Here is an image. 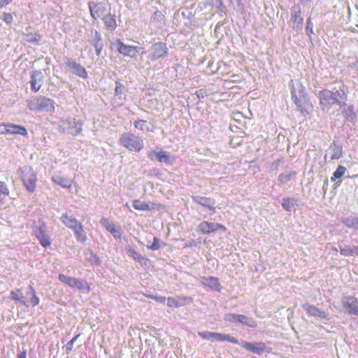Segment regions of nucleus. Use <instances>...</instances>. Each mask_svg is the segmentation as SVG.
Instances as JSON below:
<instances>
[{"label":"nucleus","mask_w":358,"mask_h":358,"mask_svg":"<svg viewBox=\"0 0 358 358\" xmlns=\"http://www.w3.org/2000/svg\"><path fill=\"white\" fill-rule=\"evenodd\" d=\"M345 171L346 168L342 165H339L333 173V176L331 177V180L334 182L336 179L341 178L345 174Z\"/></svg>","instance_id":"obj_37"},{"label":"nucleus","mask_w":358,"mask_h":358,"mask_svg":"<svg viewBox=\"0 0 358 358\" xmlns=\"http://www.w3.org/2000/svg\"><path fill=\"white\" fill-rule=\"evenodd\" d=\"M192 199L196 203H198L202 206L206 207L211 210H213V211L215 210V207L213 206L209 205L207 202L208 200H210L209 198H207L205 196H193Z\"/></svg>","instance_id":"obj_31"},{"label":"nucleus","mask_w":358,"mask_h":358,"mask_svg":"<svg viewBox=\"0 0 358 358\" xmlns=\"http://www.w3.org/2000/svg\"><path fill=\"white\" fill-rule=\"evenodd\" d=\"M80 334H77L76 336H74L71 341H69L67 344L66 345V351L67 352H70L73 350V345L75 342L77 341V339L79 338Z\"/></svg>","instance_id":"obj_43"},{"label":"nucleus","mask_w":358,"mask_h":358,"mask_svg":"<svg viewBox=\"0 0 358 358\" xmlns=\"http://www.w3.org/2000/svg\"><path fill=\"white\" fill-rule=\"evenodd\" d=\"M59 280L71 288H76L79 290H85L87 292L91 291V286L85 281L76 278H72L62 273L58 275Z\"/></svg>","instance_id":"obj_6"},{"label":"nucleus","mask_w":358,"mask_h":358,"mask_svg":"<svg viewBox=\"0 0 358 358\" xmlns=\"http://www.w3.org/2000/svg\"><path fill=\"white\" fill-rule=\"evenodd\" d=\"M132 205L136 210H150L154 209H159L162 207V206L159 203L152 202H142L138 199L134 200Z\"/></svg>","instance_id":"obj_18"},{"label":"nucleus","mask_w":358,"mask_h":358,"mask_svg":"<svg viewBox=\"0 0 358 358\" xmlns=\"http://www.w3.org/2000/svg\"><path fill=\"white\" fill-rule=\"evenodd\" d=\"M144 296L148 298V299H153L155 301L156 299V297L157 296H155V295H152V294H144Z\"/></svg>","instance_id":"obj_52"},{"label":"nucleus","mask_w":358,"mask_h":358,"mask_svg":"<svg viewBox=\"0 0 358 358\" xmlns=\"http://www.w3.org/2000/svg\"><path fill=\"white\" fill-rule=\"evenodd\" d=\"M87 4L90 15L94 20L100 18L107 10V3L105 2L89 1Z\"/></svg>","instance_id":"obj_11"},{"label":"nucleus","mask_w":358,"mask_h":358,"mask_svg":"<svg viewBox=\"0 0 358 358\" xmlns=\"http://www.w3.org/2000/svg\"><path fill=\"white\" fill-rule=\"evenodd\" d=\"M115 93L116 95H121L124 90V86L120 83V81L115 82Z\"/></svg>","instance_id":"obj_45"},{"label":"nucleus","mask_w":358,"mask_h":358,"mask_svg":"<svg viewBox=\"0 0 358 358\" xmlns=\"http://www.w3.org/2000/svg\"><path fill=\"white\" fill-rule=\"evenodd\" d=\"M292 100L297 110L302 114H308L312 110L313 105L310 101L306 87L301 82L293 83L291 89Z\"/></svg>","instance_id":"obj_2"},{"label":"nucleus","mask_w":358,"mask_h":358,"mask_svg":"<svg viewBox=\"0 0 358 358\" xmlns=\"http://www.w3.org/2000/svg\"><path fill=\"white\" fill-rule=\"evenodd\" d=\"M196 94L198 98H203L206 95V92L204 90H199L196 92Z\"/></svg>","instance_id":"obj_49"},{"label":"nucleus","mask_w":358,"mask_h":358,"mask_svg":"<svg viewBox=\"0 0 358 358\" xmlns=\"http://www.w3.org/2000/svg\"><path fill=\"white\" fill-rule=\"evenodd\" d=\"M119 144L130 152H139L144 147L143 139L131 132H124L119 138Z\"/></svg>","instance_id":"obj_3"},{"label":"nucleus","mask_w":358,"mask_h":358,"mask_svg":"<svg viewBox=\"0 0 358 358\" xmlns=\"http://www.w3.org/2000/svg\"><path fill=\"white\" fill-rule=\"evenodd\" d=\"M160 248L159 240L157 237H154L153 243L150 246V248L152 250H158Z\"/></svg>","instance_id":"obj_47"},{"label":"nucleus","mask_w":358,"mask_h":358,"mask_svg":"<svg viewBox=\"0 0 358 358\" xmlns=\"http://www.w3.org/2000/svg\"><path fill=\"white\" fill-rule=\"evenodd\" d=\"M68 66L73 70V73L79 77L86 78L87 77V73L85 69L80 64H77L74 61H69Z\"/></svg>","instance_id":"obj_23"},{"label":"nucleus","mask_w":358,"mask_h":358,"mask_svg":"<svg viewBox=\"0 0 358 358\" xmlns=\"http://www.w3.org/2000/svg\"><path fill=\"white\" fill-rule=\"evenodd\" d=\"M106 28L110 31H114L117 27L116 15L115 14H108L102 17Z\"/></svg>","instance_id":"obj_22"},{"label":"nucleus","mask_w":358,"mask_h":358,"mask_svg":"<svg viewBox=\"0 0 358 358\" xmlns=\"http://www.w3.org/2000/svg\"><path fill=\"white\" fill-rule=\"evenodd\" d=\"M64 123L66 124L69 127H78L75 133L73 134V136H77L81 134L83 130V123L80 121L77 120L76 118H73L66 120L65 122H64Z\"/></svg>","instance_id":"obj_28"},{"label":"nucleus","mask_w":358,"mask_h":358,"mask_svg":"<svg viewBox=\"0 0 358 358\" xmlns=\"http://www.w3.org/2000/svg\"><path fill=\"white\" fill-rule=\"evenodd\" d=\"M134 127L141 131H152L151 129H150L148 127V122L145 120H141V119H139V120H135L134 122Z\"/></svg>","instance_id":"obj_34"},{"label":"nucleus","mask_w":358,"mask_h":358,"mask_svg":"<svg viewBox=\"0 0 358 358\" xmlns=\"http://www.w3.org/2000/svg\"><path fill=\"white\" fill-rule=\"evenodd\" d=\"M193 299L190 296H176L167 298V306L169 308H180L191 303Z\"/></svg>","instance_id":"obj_14"},{"label":"nucleus","mask_w":358,"mask_h":358,"mask_svg":"<svg viewBox=\"0 0 358 358\" xmlns=\"http://www.w3.org/2000/svg\"><path fill=\"white\" fill-rule=\"evenodd\" d=\"M2 20L5 22L6 24H10L13 21V15L10 13H2Z\"/></svg>","instance_id":"obj_44"},{"label":"nucleus","mask_w":358,"mask_h":358,"mask_svg":"<svg viewBox=\"0 0 358 358\" xmlns=\"http://www.w3.org/2000/svg\"><path fill=\"white\" fill-rule=\"evenodd\" d=\"M101 224L109 232L113 234V236H116V233H118L117 230V227L115 224L111 222L108 218L102 217L101 219Z\"/></svg>","instance_id":"obj_26"},{"label":"nucleus","mask_w":358,"mask_h":358,"mask_svg":"<svg viewBox=\"0 0 358 358\" xmlns=\"http://www.w3.org/2000/svg\"><path fill=\"white\" fill-rule=\"evenodd\" d=\"M96 41L94 44V46L96 48H99V47H103V44L101 43V35L100 34H99L98 32H96Z\"/></svg>","instance_id":"obj_46"},{"label":"nucleus","mask_w":358,"mask_h":358,"mask_svg":"<svg viewBox=\"0 0 358 358\" xmlns=\"http://www.w3.org/2000/svg\"><path fill=\"white\" fill-rule=\"evenodd\" d=\"M343 224L348 228L358 231V217H348L342 220Z\"/></svg>","instance_id":"obj_30"},{"label":"nucleus","mask_w":358,"mask_h":358,"mask_svg":"<svg viewBox=\"0 0 358 358\" xmlns=\"http://www.w3.org/2000/svg\"><path fill=\"white\" fill-rule=\"evenodd\" d=\"M225 320L231 322H240L250 327H256L257 325L255 320L243 315L227 314L225 315Z\"/></svg>","instance_id":"obj_12"},{"label":"nucleus","mask_w":358,"mask_h":358,"mask_svg":"<svg viewBox=\"0 0 358 358\" xmlns=\"http://www.w3.org/2000/svg\"><path fill=\"white\" fill-rule=\"evenodd\" d=\"M102 48H103V47H99V48H96V53L98 56L100 55Z\"/></svg>","instance_id":"obj_54"},{"label":"nucleus","mask_w":358,"mask_h":358,"mask_svg":"<svg viewBox=\"0 0 358 358\" xmlns=\"http://www.w3.org/2000/svg\"><path fill=\"white\" fill-rule=\"evenodd\" d=\"M148 156L151 160L157 159L159 162H169V155L163 150H161L157 152L154 150H152L148 152Z\"/></svg>","instance_id":"obj_21"},{"label":"nucleus","mask_w":358,"mask_h":358,"mask_svg":"<svg viewBox=\"0 0 358 358\" xmlns=\"http://www.w3.org/2000/svg\"><path fill=\"white\" fill-rule=\"evenodd\" d=\"M357 27H358V25H357Z\"/></svg>","instance_id":"obj_55"},{"label":"nucleus","mask_w":358,"mask_h":358,"mask_svg":"<svg viewBox=\"0 0 358 358\" xmlns=\"http://www.w3.org/2000/svg\"><path fill=\"white\" fill-rule=\"evenodd\" d=\"M167 299L165 296H157L156 297L155 301L164 303Z\"/></svg>","instance_id":"obj_51"},{"label":"nucleus","mask_w":358,"mask_h":358,"mask_svg":"<svg viewBox=\"0 0 358 358\" xmlns=\"http://www.w3.org/2000/svg\"><path fill=\"white\" fill-rule=\"evenodd\" d=\"M20 177L26 189L30 193L34 192L36 186L37 176L33 169L29 166H23L20 169Z\"/></svg>","instance_id":"obj_5"},{"label":"nucleus","mask_w":358,"mask_h":358,"mask_svg":"<svg viewBox=\"0 0 358 358\" xmlns=\"http://www.w3.org/2000/svg\"><path fill=\"white\" fill-rule=\"evenodd\" d=\"M116 41L118 45L117 50L124 56L135 58L139 54L141 50L140 47L124 44L119 38H117Z\"/></svg>","instance_id":"obj_8"},{"label":"nucleus","mask_w":358,"mask_h":358,"mask_svg":"<svg viewBox=\"0 0 358 358\" xmlns=\"http://www.w3.org/2000/svg\"><path fill=\"white\" fill-rule=\"evenodd\" d=\"M342 155V152L341 150H337L336 152H335L332 156H331V159H339Z\"/></svg>","instance_id":"obj_50"},{"label":"nucleus","mask_w":358,"mask_h":358,"mask_svg":"<svg viewBox=\"0 0 358 358\" xmlns=\"http://www.w3.org/2000/svg\"><path fill=\"white\" fill-rule=\"evenodd\" d=\"M27 295L29 296V304L34 307L39 304V298L36 296V290L32 285L29 286V292H27Z\"/></svg>","instance_id":"obj_29"},{"label":"nucleus","mask_w":358,"mask_h":358,"mask_svg":"<svg viewBox=\"0 0 358 358\" xmlns=\"http://www.w3.org/2000/svg\"><path fill=\"white\" fill-rule=\"evenodd\" d=\"M340 254L343 256H358V245H355L352 248L348 246L345 248H341Z\"/></svg>","instance_id":"obj_32"},{"label":"nucleus","mask_w":358,"mask_h":358,"mask_svg":"<svg viewBox=\"0 0 358 358\" xmlns=\"http://www.w3.org/2000/svg\"><path fill=\"white\" fill-rule=\"evenodd\" d=\"M127 251L135 261L141 262L142 260L143 259V256L141 254H139L138 252H136L134 248H129L127 249Z\"/></svg>","instance_id":"obj_39"},{"label":"nucleus","mask_w":358,"mask_h":358,"mask_svg":"<svg viewBox=\"0 0 358 358\" xmlns=\"http://www.w3.org/2000/svg\"><path fill=\"white\" fill-rule=\"evenodd\" d=\"M38 240L43 248H48L51 244L48 234H46L44 236H41Z\"/></svg>","instance_id":"obj_41"},{"label":"nucleus","mask_w":358,"mask_h":358,"mask_svg":"<svg viewBox=\"0 0 358 358\" xmlns=\"http://www.w3.org/2000/svg\"><path fill=\"white\" fill-rule=\"evenodd\" d=\"M169 49L164 42L155 43L150 50V58L152 60H157L165 57L168 54Z\"/></svg>","instance_id":"obj_10"},{"label":"nucleus","mask_w":358,"mask_h":358,"mask_svg":"<svg viewBox=\"0 0 358 358\" xmlns=\"http://www.w3.org/2000/svg\"><path fill=\"white\" fill-rule=\"evenodd\" d=\"M295 202L294 198L285 197L282 201V206L285 210L290 211L294 208Z\"/></svg>","instance_id":"obj_35"},{"label":"nucleus","mask_w":358,"mask_h":358,"mask_svg":"<svg viewBox=\"0 0 358 358\" xmlns=\"http://www.w3.org/2000/svg\"><path fill=\"white\" fill-rule=\"evenodd\" d=\"M201 282L204 287H209L210 289H215L217 292H220L222 289V286L217 278L213 276H203L201 278Z\"/></svg>","instance_id":"obj_19"},{"label":"nucleus","mask_w":358,"mask_h":358,"mask_svg":"<svg viewBox=\"0 0 358 358\" xmlns=\"http://www.w3.org/2000/svg\"><path fill=\"white\" fill-rule=\"evenodd\" d=\"M43 81V76L39 71H34L31 74L30 81L31 90L36 92L40 90Z\"/></svg>","instance_id":"obj_20"},{"label":"nucleus","mask_w":358,"mask_h":358,"mask_svg":"<svg viewBox=\"0 0 358 358\" xmlns=\"http://www.w3.org/2000/svg\"><path fill=\"white\" fill-rule=\"evenodd\" d=\"M296 174V173L294 171H292L289 173H281L278 176V180L280 183H287V182H289L291 180V178L293 176H295Z\"/></svg>","instance_id":"obj_38"},{"label":"nucleus","mask_w":358,"mask_h":358,"mask_svg":"<svg viewBox=\"0 0 358 358\" xmlns=\"http://www.w3.org/2000/svg\"><path fill=\"white\" fill-rule=\"evenodd\" d=\"M34 234L37 239H38L41 236H44L45 235L48 234L45 231V225L37 227L34 231Z\"/></svg>","instance_id":"obj_42"},{"label":"nucleus","mask_w":358,"mask_h":358,"mask_svg":"<svg viewBox=\"0 0 358 358\" xmlns=\"http://www.w3.org/2000/svg\"><path fill=\"white\" fill-rule=\"evenodd\" d=\"M29 110L36 112L53 113L55 110V101L45 96H35L27 102Z\"/></svg>","instance_id":"obj_4"},{"label":"nucleus","mask_w":358,"mask_h":358,"mask_svg":"<svg viewBox=\"0 0 358 358\" xmlns=\"http://www.w3.org/2000/svg\"><path fill=\"white\" fill-rule=\"evenodd\" d=\"M22 294V290L20 289H16L15 290H13L10 292V299L16 302H20L24 306H27L26 303V301L22 299L20 297V295Z\"/></svg>","instance_id":"obj_36"},{"label":"nucleus","mask_w":358,"mask_h":358,"mask_svg":"<svg viewBox=\"0 0 358 358\" xmlns=\"http://www.w3.org/2000/svg\"><path fill=\"white\" fill-rule=\"evenodd\" d=\"M317 98L323 110H329L333 106H344L347 100V94L343 89L332 90L323 89L318 93Z\"/></svg>","instance_id":"obj_1"},{"label":"nucleus","mask_w":358,"mask_h":358,"mask_svg":"<svg viewBox=\"0 0 358 358\" xmlns=\"http://www.w3.org/2000/svg\"><path fill=\"white\" fill-rule=\"evenodd\" d=\"M71 230L73 231L78 241L84 243L87 241V234L82 223L75 227V228H72Z\"/></svg>","instance_id":"obj_25"},{"label":"nucleus","mask_w":358,"mask_h":358,"mask_svg":"<svg viewBox=\"0 0 358 358\" xmlns=\"http://www.w3.org/2000/svg\"><path fill=\"white\" fill-rule=\"evenodd\" d=\"M13 0H0V10L5 6H6L8 4L11 3Z\"/></svg>","instance_id":"obj_48"},{"label":"nucleus","mask_w":358,"mask_h":358,"mask_svg":"<svg viewBox=\"0 0 358 358\" xmlns=\"http://www.w3.org/2000/svg\"><path fill=\"white\" fill-rule=\"evenodd\" d=\"M52 180L56 185L62 186L64 188H69L71 186V181L68 180L66 178H64L62 176L57 175L52 176Z\"/></svg>","instance_id":"obj_27"},{"label":"nucleus","mask_w":358,"mask_h":358,"mask_svg":"<svg viewBox=\"0 0 358 358\" xmlns=\"http://www.w3.org/2000/svg\"><path fill=\"white\" fill-rule=\"evenodd\" d=\"M241 346L245 350L252 352L253 354L262 355L264 352H267L266 344L262 342L258 343H249L243 342Z\"/></svg>","instance_id":"obj_15"},{"label":"nucleus","mask_w":358,"mask_h":358,"mask_svg":"<svg viewBox=\"0 0 358 358\" xmlns=\"http://www.w3.org/2000/svg\"><path fill=\"white\" fill-rule=\"evenodd\" d=\"M61 221L66 227L70 229L75 228V227L81 224L80 222L78 221L73 216L68 215L67 214L62 215L61 217Z\"/></svg>","instance_id":"obj_24"},{"label":"nucleus","mask_w":358,"mask_h":358,"mask_svg":"<svg viewBox=\"0 0 358 358\" xmlns=\"http://www.w3.org/2000/svg\"><path fill=\"white\" fill-rule=\"evenodd\" d=\"M17 358H27L26 351H23L17 355Z\"/></svg>","instance_id":"obj_53"},{"label":"nucleus","mask_w":358,"mask_h":358,"mask_svg":"<svg viewBox=\"0 0 358 358\" xmlns=\"http://www.w3.org/2000/svg\"><path fill=\"white\" fill-rule=\"evenodd\" d=\"M301 9L299 8L298 10L292 13V15H291L292 20L294 22H299L301 24L303 22V17L301 16Z\"/></svg>","instance_id":"obj_40"},{"label":"nucleus","mask_w":358,"mask_h":358,"mask_svg":"<svg viewBox=\"0 0 358 358\" xmlns=\"http://www.w3.org/2000/svg\"><path fill=\"white\" fill-rule=\"evenodd\" d=\"M198 229L199 233L201 234H210L220 229L226 231L227 227L220 223L203 221L199 224Z\"/></svg>","instance_id":"obj_9"},{"label":"nucleus","mask_w":358,"mask_h":358,"mask_svg":"<svg viewBox=\"0 0 358 358\" xmlns=\"http://www.w3.org/2000/svg\"><path fill=\"white\" fill-rule=\"evenodd\" d=\"M10 190L6 184L0 180V203L4 201L6 197L8 196Z\"/></svg>","instance_id":"obj_33"},{"label":"nucleus","mask_w":358,"mask_h":358,"mask_svg":"<svg viewBox=\"0 0 358 358\" xmlns=\"http://www.w3.org/2000/svg\"><path fill=\"white\" fill-rule=\"evenodd\" d=\"M341 301L343 307L348 314L358 315V299L355 296H345Z\"/></svg>","instance_id":"obj_13"},{"label":"nucleus","mask_w":358,"mask_h":358,"mask_svg":"<svg viewBox=\"0 0 358 358\" xmlns=\"http://www.w3.org/2000/svg\"><path fill=\"white\" fill-rule=\"evenodd\" d=\"M198 335L205 340H210V339H215L218 341L224 342V341H228L234 344H238V341L233 337L231 336L229 334H224L221 333H217V332H212V331H202L199 332Z\"/></svg>","instance_id":"obj_7"},{"label":"nucleus","mask_w":358,"mask_h":358,"mask_svg":"<svg viewBox=\"0 0 358 358\" xmlns=\"http://www.w3.org/2000/svg\"><path fill=\"white\" fill-rule=\"evenodd\" d=\"M302 307L303 310L310 316L325 320L329 319V314L327 312L320 310L315 305L304 304L302 306Z\"/></svg>","instance_id":"obj_16"},{"label":"nucleus","mask_w":358,"mask_h":358,"mask_svg":"<svg viewBox=\"0 0 358 358\" xmlns=\"http://www.w3.org/2000/svg\"><path fill=\"white\" fill-rule=\"evenodd\" d=\"M3 126L4 127V131H3V134H19L24 136L27 135V129L23 126L11 123L3 124Z\"/></svg>","instance_id":"obj_17"}]
</instances>
